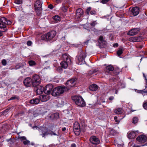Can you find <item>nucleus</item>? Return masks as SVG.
<instances>
[{"mask_svg":"<svg viewBox=\"0 0 147 147\" xmlns=\"http://www.w3.org/2000/svg\"><path fill=\"white\" fill-rule=\"evenodd\" d=\"M53 86L52 84H49L44 87V92L48 94H50L52 90Z\"/></svg>","mask_w":147,"mask_h":147,"instance_id":"obj_11","label":"nucleus"},{"mask_svg":"<svg viewBox=\"0 0 147 147\" xmlns=\"http://www.w3.org/2000/svg\"><path fill=\"white\" fill-rule=\"evenodd\" d=\"M27 44L28 46H30L32 44V42L30 41H28L27 42Z\"/></svg>","mask_w":147,"mask_h":147,"instance_id":"obj_45","label":"nucleus"},{"mask_svg":"<svg viewBox=\"0 0 147 147\" xmlns=\"http://www.w3.org/2000/svg\"><path fill=\"white\" fill-rule=\"evenodd\" d=\"M23 143L24 145H28L30 144V141L27 140L26 139L25 141H23Z\"/></svg>","mask_w":147,"mask_h":147,"instance_id":"obj_35","label":"nucleus"},{"mask_svg":"<svg viewBox=\"0 0 147 147\" xmlns=\"http://www.w3.org/2000/svg\"><path fill=\"white\" fill-rule=\"evenodd\" d=\"M36 90V92L38 94H41L43 92H44V87L41 86H38Z\"/></svg>","mask_w":147,"mask_h":147,"instance_id":"obj_18","label":"nucleus"},{"mask_svg":"<svg viewBox=\"0 0 147 147\" xmlns=\"http://www.w3.org/2000/svg\"><path fill=\"white\" fill-rule=\"evenodd\" d=\"M1 63L3 65L5 66L7 64V61L5 59H3L1 61Z\"/></svg>","mask_w":147,"mask_h":147,"instance_id":"obj_36","label":"nucleus"},{"mask_svg":"<svg viewBox=\"0 0 147 147\" xmlns=\"http://www.w3.org/2000/svg\"><path fill=\"white\" fill-rule=\"evenodd\" d=\"M83 14V11L81 8H79L76 10V16L77 18H80Z\"/></svg>","mask_w":147,"mask_h":147,"instance_id":"obj_21","label":"nucleus"},{"mask_svg":"<svg viewBox=\"0 0 147 147\" xmlns=\"http://www.w3.org/2000/svg\"><path fill=\"white\" fill-rule=\"evenodd\" d=\"M139 92L141 93H142L143 92L146 93H147V90H146L145 89H144V90H140L139 91Z\"/></svg>","mask_w":147,"mask_h":147,"instance_id":"obj_38","label":"nucleus"},{"mask_svg":"<svg viewBox=\"0 0 147 147\" xmlns=\"http://www.w3.org/2000/svg\"><path fill=\"white\" fill-rule=\"evenodd\" d=\"M124 144H118V146H119V147H120V146H123Z\"/></svg>","mask_w":147,"mask_h":147,"instance_id":"obj_56","label":"nucleus"},{"mask_svg":"<svg viewBox=\"0 0 147 147\" xmlns=\"http://www.w3.org/2000/svg\"><path fill=\"white\" fill-rule=\"evenodd\" d=\"M32 86H36L39 85L41 82L39 76L37 75H34L33 76L32 79Z\"/></svg>","mask_w":147,"mask_h":147,"instance_id":"obj_7","label":"nucleus"},{"mask_svg":"<svg viewBox=\"0 0 147 147\" xmlns=\"http://www.w3.org/2000/svg\"><path fill=\"white\" fill-rule=\"evenodd\" d=\"M96 21L93 22H92L90 24L92 26H94L96 24Z\"/></svg>","mask_w":147,"mask_h":147,"instance_id":"obj_48","label":"nucleus"},{"mask_svg":"<svg viewBox=\"0 0 147 147\" xmlns=\"http://www.w3.org/2000/svg\"><path fill=\"white\" fill-rule=\"evenodd\" d=\"M72 100L74 101L75 103L78 106L80 107H83L85 106V102L81 96H75L72 97Z\"/></svg>","mask_w":147,"mask_h":147,"instance_id":"obj_3","label":"nucleus"},{"mask_svg":"<svg viewBox=\"0 0 147 147\" xmlns=\"http://www.w3.org/2000/svg\"><path fill=\"white\" fill-rule=\"evenodd\" d=\"M54 117L56 118H57L59 117V114L58 113H55L54 114Z\"/></svg>","mask_w":147,"mask_h":147,"instance_id":"obj_42","label":"nucleus"},{"mask_svg":"<svg viewBox=\"0 0 147 147\" xmlns=\"http://www.w3.org/2000/svg\"><path fill=\"white\" fill-rule=\"evenodd\" d=\"M113 99H114V97L113 96H111L109 98V99L110 100H112Z\"/></svg>","mask_w":147,"mask_h":147,"instance_id":"obj_55","label":"nucleus"},{"mask_svg":"<svg viewBox=\"0 0 147 147\" xmlns=\"http://www.w3.org/2000/svg\"><path fill=\"white\" fill-rule=\"evenodd\" d=\"M9 109H9L8 108H7L4 111V112H5L6 113L9 110Z\"/></svg>","mask_w":147,"mask_h":147,"instance_id":"obj_60","label":"nucleus"},{"mask_svg":"<svg viewBox=\"0 0 147 147\" xmlns=\"http://www.w3.org/2000/svg\"><path fill=\"white\" fill-rule=\"evenodd\" d=\"M39 131L40 132L42 133V134H40V135L42 136L43 137L48 134H50L51 135H57L55 133L52 131H49L47 129L43 127H41V129L39 130Z\"/></svg>","mask_w":147,"mask_h":147,"instance_id":"obj_9","label":"nucleus"},{"mask_svg":"<svg viewBox=\"0 0 147 147\" xmlns=\"http://www.w3.org/2000/svg\"><path fill=\"white\" fill-rule=\"evenodd\" d=\"M24 83L26 87L30 86L31 85H32V79L29 77H27L24 80Z\"/></svg>","mask_w":147,"mask_h":147,"instance_id":"obj_14","label":"nucleus"},{"mask_svg":"<svg viewBox=\"0 0 147 147\" xmlns=\"http://www.w3.org/2000/svg\"><path fill=\"white\" fill-rule=\"evenodd\" d=\"M141 39L140 37H132L130 38L129 40V41L131 42H137L140 41Z\"/></svg>","mask_w":147,"mask_h":147,"instance_id":"obj_19","label":"nucleus"},{"mask_svg":"<svg viewBox=\"0 0 147 147\" xmlns=\"http://www.w3.org/2000/svg\"><path fill=\"white\" fill-rule=\"evenodd\" d=\"M98 88V86L96 84H92L90 86L89 89L92 91H96Z\"/></svg>","mask_w":147,"mask_h":147,"instance_id":"obj_22","label":"nucleus"},{"mask_svg":"<svg viewBox=\"0 0 147 147\" xmlns=\"http://www.w3.org/2000/svg\"><path fill=\"white\" fill-rule=\"evenodd\" d=\"M138 120V118L135 117L133 118L132 119V122L133 123L135 124L137 123Z\"/></svg>","mask_w":147,"mask_h":147,"instance_id":"obj_29","label":"nucleus"},{"mask_svg":"<svg viewBox=\"0 0 147 147\" xmlns=\"http://www.w3.org/2000/svg\"><path fill=\"white\" fill-rule=\"evenodd\" d=\"M53 18L55 23H57L60 21V17L59 16L56 15L53 16Z\"/></svg>","mask_w":147,"mask_h":147,"instance_id":"obj_26","label":"nucleus"},{"mask_svg":"<svg viewBox=\"0 0 147 147\" xmlns=\"http://www.w3.org/2000/svg\"><path fill=\"white\" fill-rule=\"evenodd\" d=\"M74 132L77 136H78L80 134V129H74Z\"/></svg>","mask_w":147,"mask_h":147,"instance_id":"obj_31","label":"nucleus"},{"mask_svg":"<svg viewBox=\"0 0 147 147\" xmlns=\"http://www.w3.org/2000/svg\"><path fill=\"white\" fill-rule=\"evenodd\" d=\"M18 138L20 139L21 141L23 142V141H25L26 139V138L24 136L21 137L20 136H19Z\"/></svg>","mask_w":147,"mask_h":147,"instance_id":"obj_34","label":"nucleus"},{"mask_svg":"<svg viewBox=\"0 0 147 147\" xmlns=\"http://www.w3.org/2000/svg\"><path fill=\"white\" fill-rule=\"evenodd\" d=\"M9 140H7V142H9Z\"/></svg>","mask_w":147,"mask_h":147,"instance_id":"obj_62","label":"nucleus"},{"mask_svg":"<svg viewBox=\"0 0 147 147\" xmlns=\"http://www.w3.org/2000/svg\"><path fill=\"white\" fill-rule=\"evenodd\" d=\"M30 66L35 65L36 64L35 62L32 60H30L28 62Z\"/></svg>","mask_w":147,"mask_h":147,"instance_id":"obj_32","label":"nucleus"},{"mask_svg":"<svg viewBox=\"0 0 147 147\" xmlns=\"http://www.w3.org/2000/svg\"><path fill=\"white\" fill-rule=\"evenodd\" d=\"M48 7L50 9H52L53 8V7L52 5H50L48 6Z\"/></svg>","mask_w":147,"mask_h":147,"instance_id":"obj_52","label":"nucleus"},{"mask_svg":"<svg viewBox=\"0 0 147 147\" xmlns=\"http://www.w3.org/2000/svg\"><path fill=\"white\" fill-rule=\"evenodd\" d=\"M106 69L107 71H112L114 69L113 67L111 65H109L106 67Z\"/></svg>","mask_w":147,"mask_h":147,"instance_id":"obj_27","label":"nucleus"},{"mask_svg":"<svg viewBox=\"0 0 147 147\" xmlns=\"http://www.w3.org/2000/svg\"><path fill=\"white\" fill-rule=\"evenodd\" d=\"M38 115V114H37L36 115L35 114H34V117H36Z\"/></svg>","mask_w":147,"mask_h":147,"instance_id":"obj_61","label":"nucleus"},{"mask_svg":"<svg viewBox=\"0 0 147 147\" xmlns=\"http://www.w3.org/2000/svg\"><path fill=\"white\" fill-rule=\"evenodd\" d=\"M119 88V86H117L116 88H115V93L116 94H117V90Z\"/></svg>","mask_w":147,"mask_h":147,"instance_id":"obj_53","label":"nucleus"},{"mask_svg":"<svg viewBox=\"0 0 147 147\" xmlns=\"http://www.w3.org/2000/svg\"><path fill=\"white\" fill-rule=\"evenodd\" d=\"M68 7V5L67 4L65 3H63L61 9L64 12L67 11Z\"/></svg>","mask_w":147,"mask_h":147,"instance_id":"obj_25","label":"nucleus"},{"mask_svg":"<svg viewBox=\"0 0 147 147\" xmlns=\"http://www.w3.org/2000/svg\"><path fill=\"white\" fill-rule=\"evenodd\" d=\"M136 136V134L134 132H131L127 134V136L129 139H133Z\"/></svg>","mask_w":147,"mask_h":147,"instance_id":"obj_24","label":"nucleus"},{"mask_svg":"<svg viewBox=\"0 0 147 147\" xmlns=\"http://www.w3.org/2000/svg\"><path fill=\"white\" fill-rule=\"evenodd\" d=\"M96 13V12L95 11H92L90 12V14L92 15H95Z\"/></svg>","mask_w":147,"mask_h":147,"instance_id":"obj_43","label":"nucleus"},{"mask_svg":"<svg viewBox=\"0 0 147 147\" xmlns=\"http://www.w3.org/2000/svg\"><path fill=\"white\" fill-rule=\"evenodd\" d=\"M54 1L56 3H58L61 2L62 0H54Z\"/></svg>","mask_w":147,"mask_h":147,"instance_id":"obj_49","label":"nucleus"},{"mask_svg":"<svg viewBox=\"0 0 147 147\" xmlns=\"http://www.w3.org/2000/svg\"><path fill=\"white\" fill-rule=\"evenodd\" d=\"M139 29L138 28H134L131 29L128 33V34L130 36L134 35L137 34L138 32Z\"/></svg>","mask_w":147,"mask_h":147,"instance_id":"obj_16","label":"nucleus"},{"mask_svg":"<svg viewBox=\"0 0 147 147\" xmlns=\"http://www.w3.org/2000/svg\"><path fill=\"white\" fill-rule=\"evenodd\" d=\"M114 120L118 124L119 122V121H118L117 119V117L116 116H115L114 117Z\"/></svg>","mask_w":147,"mask_h":147,"instance_id":"obj_41","label":"nucleus"},{"mask_svg":"<svg viewBox=\"0 0 147 147\" xmlns=\"http://www.w3.org/2000/svg\"><path fill=\"white\" fill-rule=\"evenodd\" d=\"M40 99L38 98H35L32 99L30 101V103L32 104L36 105L39 103Z\"/></svg>","mask_w":147,"mask_h":147,"instance_id":"obj_20","label":"nucleus"},{"mask_svg":"<svg viewBox=\"0 0 147 147\" xmlns=\"http://www.w3.org/2000/svg\"><path fill=\"white\" fill-rule=\"evenodd\" d=\"M95 72V71L94 70H92L91 71H89V73L90 75H92L93 74L94 72Z\"/></svg>","mask_w":147,"mask_h":147,"instance_id":"obj_44","label":"nucleus"},{"mask_svg":"<svg viewBox=\"0 0 147 147\" xmlns=\"http://www.w3.org/2000/svg\"><path fill=\"white\" fill-rule=\"evenodd\" d=\"M143 75H144V77H145V76H144V74H143Z\"/></svg>","mask_w":147,"mask_h":147,"instance_id":"obj_64","label":"nucleus"},{"mask_svg":"<svg viewBox=\"0 0 147 147\" xmlns=\"http://www.w3.org/2000/svg\"><path fill=\"white\" fill-rule=\"evenodd\" d=\"M123 49L120 48L117 52V54L118 56H120L123 53Z\"/></svg>","mask_w":147,"mask_h":147,"instance_id":"obj_30","label":"nucleus"},{"mask_svg":"<svg viewBox=\"0 0 147 147\" xmlns=\"http://www.w3.org/2000/svg\"><path fill=\"white\" fill-rule=\"evenodd\" d=\"M15 3L17 4H20L22 3V0H16Z\"/></svg>","mask_w":147,"mask_h":147,"instance_id":"obj_37","label":"nucleus"},{"mask_svg":"<svg viewBox=\"0 0 147 147\" xmlns=\"http://www.w3.org/2000/svg\"><path fill=\"white\" fill-rule=\"evenodd\" d=\"M18 98L16 96H13L11 97L9 100H13L15 99H18Z\"/></svg>","mask_w":147,"mask_h":147,"instance_id":"obj_40","label":"nucleus"},{"mask_svg":"<svg viewBox=\"0 0 147 147\" xmlns=\"http://www.w3.org/2000/svg\"><path fill=\"white\" fill-rule=\"evenodd\" d=\"M86 57V55L85 53L82 50H80L78 53V55L77 56V58L79 61V64L82 65L84 64L85 63V58Z\"/></svg>","mask_w":147,"mask_h":147,"instance_id":"obj_5","label":"nucleus"},{"mask_svg":"<svg viewBox=\"0 0 147 147\" xmlns=\"http://www.w3.org/2000/svg\"><path fill=\"white\" fill-rule=\"evenodd\" d=\"M50 96L48 95H42L40 96L39 98L42 102H46L50 99Z\"/></svg>","mask_w":147,"mask_h":147,"instance_id":"obj_15","label":"nucleus"},{"mask_svg":"<svg viewBox=\"0 0 147 147\" xmlns=\"http://www.w3.org/2000/svg\"><path fill=\"white\" fill-rule=\"evenodd\" d=\"M11 24V22L7 20L4 17L1 18L0 21V28H6V25H10Z\"/></svg>","mask_w":147,"mask_h":147,"instance_id":"obj_8","label":"nucleus"},{"mask_svg":"<svg viewBox=\"0 0 147 147\" xmlns=\"http://www.w3.org/2000/svg\"><path fill=\"white\" fill-rule=\"evenodd\" d=\"M77 80L76 78H73L67 81L66 83V87L69 89L70 88L74 86L76 83V81Z\"/></svg>","mask_w":147,"mask_h":147,"instance_id":"obj_10","label":"nucleus"},{"mask_svg":"<svg viewBox=\"0 0 147 147\" xmlns=\"http://www.w3.org/2000/svg\"><path fill=\"white\" fill-rule=\"evenodd\" d=\"M114 112L117 115H120L123 112V110L121 108H118L115 109Z\"/></svg>","mask_w":147,"mask_h":147,"instance_id":"obj_23","label":"nucleus"},{"mask_svg":"<svg viewBox=\"0 0 147 147\" xmlns=\"http://www.w3.org/2000/svg\"><path fill=\"white\" fill-rule=\"evenodd\" d=\"M68 90L65 86H58L54 88L52 92V95L54 96H58Z\"/></svg>","mask_w":147,"mask_h":147,"instance_id":"obj_1","label":"nucleus"},{"mask_svg":"<svg viewBox=\"0 0 147 147\" xmlns=\"http://www.w3.org/2000/svg\"><path fill=\"white\" fill-rule=\"evenodd\" d=\"M56 34V32L55 31H52L47 33L45 35H42L41 37L42 40L46 41L50 40L52 39Z\"/></svg>","mask_w":147,"mask_h":147,"instance_id":"obj_4","label":"nucleus"},{"mask_svg":"<svg viewBox=\"0 0 147 147\" xmlns=\"http://www.w3.org/2000/svg\"><path fill=\"white\" fill-rule=\"evenodd\" d=\"M80 129L79 124L78 122H75L74 125V129Z\"/></svg>","mask_w":147,"mask_h":147,"instance_id":"obj_28","label":"nucleus"},{"mask_svg":"<svg viewBox=\"0 0 147 147\" xmlns=\"http://www.w3.org/2000/svg\"><path fill=\"white\" fill-rule=\"evenodd\" d=\"M137 141L139 142L143 143L145 142L147 140L146 136L144 135L139 136L136 138Z\"/></svg>","mask_w":147,"mask_h":147,"instance_id":"obj_13","label":"nucleus"},{"mask_svg":"<svg viewBox=\"0 0 147 147\" xmlns=\"http://www.w3.org/2000/svg\"><path fill=\"white\" fill-rule=\"evenodd\" d=\"M110 0H102V3L105 4L107 3Z\"/></svg>","mask_w":147,"mask_h":147,"instance_id":"obj_46","label":"nucleus"},{"mask_svg":"<svg viewBox=\"0 0 147 147\" xmlns=\"http://www.w3.org/2000/svg\"><path fill=\"white\" fill-rule=\"evenodd\" d=\"M20 66H19L18 65H17L16 66L15 69H18L20 68Z\"/></svg>","mask_w":147,"mask_h":147,"instance_id":"obj_54","label":"nucleus"},{"mask_svg":"<svg viewBox=\"0 0 147 147\" xmlns=\"http://www.w3.org/2000/svg\"><path fill=\"white\" fill-rule=\"evenodd\" d=\"M131 12L134 16H136L138 15L139 13V9L137 7H133L131 10Z\"/></svg>","mask_w":147,"mask_h":147,"instance_id":"obj_17","label":"nucleus"},{"mask_svg":"<svg viewBox=\"0 0 147 147\" xmlns=\"http://www.w3.org/2000/svg\"><path fill=\"white\" fill-rule=\"evenodd\" d=\"M118 46V44L117 43L114 44L113 46L114 47H117Z\"/></svg>","mask_w":147,"mask_h":147,"instance_id":"obj_51","label":"nucleus"},{"mask_svg":"<svg viewBox=\"0 0 147 147\" xmlns=\"http://www.w3.org/2000/svg\"><path fill=\"white\" fill-rule=\"evenodd\" d=\"M6 30L4 29V31H0V36H2L3 35V32H5Z\"/></svg>","mask_w":147,"mask_h":147,"instance_id":"obj_50","label":"nucleus"},{"mask_svg":"<svg viewBox=\"0 0 147 147\" xmlns=\"http://www.w3.org/2000/svg\"><path fill=\"white\" fill-rule=\"evenodd\" d=\"M132 147H140V146L134 144H132Z\"/></svg>","mask_w":147,"mask_h":147,"instance_id":"obj_47","label":"nucleus"},{"mask_svg":"<svg viewBox=\"0 0 147 147\" xmlns=\"http://www.w3.org/2000/svg\"><path fill=\"white\" fill-rule=\"evenodd\" d=\"M143 107L145 109L147 110V102L143 104Z\"/></svg>","mask_w":147,"mask_h":147,"instance_id":"obj_39","label":"nucleus"},{"mask_svg":"<svg viewBox=\"0 0 147 147\" xmlns=\"http://www.w3.org/2000/svg\"><path fill=\"white\" fill-rule=\"evenodd\" d=\"M42 5L41 1L39 0H37L34 5L35 10L38 15L39 16L41 13L42 10Z\"/></svg>","mask_w":147,"mask_h":147,"instance_id":"obj_6","label":"nucleus"},{"mask_svg":"<svg viewBox=\"0 0 147 147\" xmlns=\"http://www.w3.org/2000/svg\"><path fill=\"white\" fill-rule=\"evenodd\" d=\"M71 147H76V146L75 144H73L71 145Z\"/></svg>","mask_w":147,"mask_h":147,"instance_id":"obj_58","label":"nucleus"},{"mask_svg":"<svg viewBox=\"0 0 147 147\" xmlns=\"http://www.w3.org/2000/svg\"><path fill=\"white\" fill-rule=\"evenodd\" d=\"M98 40L100 41L101 42L103 43L105 41L103 36H100L98 39Z\"/></svg>","mask_w":147,"mask_h":147,"instance_id":"obj_33","label":"nucleus"},{"mask_svg":"<svg viewBox=\"0 0 147 147\" xmlns=\"http://www.w3.org/2000/svg\"><path fill=\"white\" fill-rule=\"evenodd\" d=\"M91 10V7H89L88 8L87 10V11L88 12H88L90 11Z\"/></svg>","mask_w":147,"mask_h":147,"instance_id":"obj_57","label":"nucleus"},{"mask_svg":"<svg viewBox=\"0 0 147 147\" xmlns=\"http://www.w3.org/2000/svg\"><path fill=\"white\" fill-rule=\"evenodd\" d=\"M34 128H37V127H34ZM37 129V128H36V129Z\"/></svg>","mask_w":147,"mask_h":147,"instance_id":"obj_63","label":"nucleus"},{"mask_svg":"<svg viewBox=\"0 0 147 147\" xmlns=\"http://www.w3.org/2000/svg\"><path fill=\"white\" fill-rule=\"evenodd\" d=\"M62 59L63 61L61 63V65L63 68L66 69L68 65L71 64V61L69 57L66 54L62 55Z\"/></svg>","mask_w":147,"mask_h":147,"instance_id":"obj_2","label":"nucleus"},{"mask_svg":"<svg viewBox=\"0 0 147 147\" xmlns=\"http://www.w3.org/2000/svg\"><path fill=\"white\" fill-rule=\"evenodd\" d=\"M66 130V128L65 127L62 128V130L63 131H65Z\"/></svg>","mask_w":147,"mask_h":147,"instance_id":"obj_59","label":"nucleus"},{"mask_svg":"<svg viewBox=\"0 0 147 147\" xmlns=\"http://www.w3.org/2000/svg\"><path fill=\"white\" fill-rule=\"evenodd\" d=\"M90 141L92 144H97L99 143L100 141L98 138L95 136H92L90 138Z\"/></svg>","mask_w":147,"mask_h":147,"instance_id":"obj_12","label":"nucleus"}]
</instances>
